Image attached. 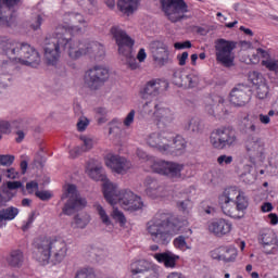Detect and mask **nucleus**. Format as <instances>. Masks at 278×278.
Segmentation results:
<instances>
[{"label": "nucleus", "mask_w": 278, "mask_h": 278, "mask_svg": "<svg viewBox=\"0 0 278 278\" xmlns=\"http://www.w3.org/2000/svg\"><path fill=\"white\" fill-rule=\"evenodd\" d=\"M0 134H12V124L5 119H0Z\"/></svg>", "instance_id": "obj_53"}, {"label": "nucleus", "mask_w": 278, "mask_h": 278, "mask_svg": "<svg viewBox=\"0 0 278 278\" xmlns=\"http://www.w3.org/2000/svg\"><path fill=\"white\" fill-rule=\"evenodd\" d=\"M162 12L172 23H179L188 14V4L184 0H160Z\"/></svg>", "instance_id": "obj_11"}, {"label": "nucleus", "mask_w": 278, "mask_h": 278, "mask_svg": "<svg viewBox=\"0 0 278 278\" xmlns=\"http://www.w3.org/2000/svg\"><path fill=\"white\" fill-rule=\"evenodd\" d=\"M153 264L149 263V261L147 260H134L131 261V263L129 264L128 270L130 273V277L131 278H141L142 275H144L147 273V270H149V268L152 266Z\"/></svg>", "instance_id": "obj_29"}, {"label": "nucleus", "mask_w": 278, "mask_h": 278, "mask_svg": "<svg viewBox=\"0 0 278 278\" xmlns=\"http://www.w3.org/2000/svg\"><path fill=\"white\" fill-rule=\"evenodd\" d=\"M144 192L150 199H163L168 195L166 186L160 184L155 178L147 177L144 182Z\"/></svg>", "instance_id": "obj_21"}, {"label": "nucleus", "mask_w": 278, "mask_h": 278, "mask_svg": "<svg viewBox=\"0 0 278 278\" xmlns=\"http://www.w3.org/2000/svg\"><path fill=\"white\" fill-rule=\"evenodd\" d=\"M137 157H139L141 162H144L147 166H150L151 170L157 175H163L175 181H184V179H186V174H184L186 165L182 163L156 160L153 156H149L142 149H137Z\"/></svg>", "instance_id": "obj_7"}, {"label": "nucleus", "mask_w": 278, "mask_h": 278, "mask_svg": "<svg viewBox=\"0 0 278 278\" xmlns=\"http://www.w3.org/2000/svg\"><path fill=\"white\" fill-rule=\"evenodd\" d=\"M270 116H275V112L270 110L267 115H264L260 110H253L244 117L248 121L245 124V134H257L260 131V123L269 125Z\"/></svg>", "instance_id": "obj_16"}, {"label": "nucleus", "mask_w": 278, "mask_h": 278, "mask_svg": "<svg viewBox=\"0 0 278 278\" xmlns=\"http://www.w3.org/2000/svg\"><path fill=\"white\" fill-rule=\"evenodd\" d=\"M192 47V43L190 41H185V42H175L174 48L177 50L181 49H190Z\"/></svg>", "instance_id": "obj_63"}, {"label": "nucleus", "mask_w": 278, "mask_h": 278, "mask_svg": "<svg viewBox=\"0 0 278 278\" xmlns=\"http://www.w3.org/2000/svg\"><path fill=\"white\" fill-rule=\"evenodd\" d=\"M18 216V208L10 206L0 211V223L3 220H14Z\"/></svg>", "instance_id": "obj_37"}, {"label": "nucleus", "mask_w": 278, "mask_h": 278, "mask_svg": "<svg viewBox=\"0 0 278 278\" xmlns=\"http://www.w3.org/2000/svg\"><path fill=\"white\" fill-rule=\"evenodd\" d=\"M233 49H236V42L218 39L215 42L216 61L226 68H231L233 66V60H236Z\"/></svg>", "instance_id": "obj_14"}, {"label": "nucleus", "mask_w": 278, "mask_h": 278, "mask_svg": "<svg viewBox=\"0 0 278 278\" xmlns=\"http://www.w3.org/2000/svg\"><path fill=\"white\" fill-rule=\"evenodd\" d=\"M236 135L229 128L220 127L214 129L210 136V143L213 149H218L222 151L223 149H229V147H233L236 144Z\"/></svg>", "instance_id": "obj_15"}, {"label": "nucleus", "mask_w": 278, "mask_h": 278, "mask_svg": "<svg viewBox=\"0 0 278 278\" xmlns=\"http://www.w3.org/2000/svg\"><path fill=\"white\" fill-rule=\"evenodd\" d=\"M174 84L179 88H197L201 81V77L199 74L192 72L190 74H186L184 72H176L174 74Z\"/></svg>", "instance_id": "obj_23"}, {"label": "nucleus", "mask_w": 278, "mask_h": 278, "mask_svg": "<svg viewBox=\"0 0 278 278\" xmlns=\"http://www.w3.org/2000/svg\"><path fill=\"white\" fill-rule=\"evenodd\" d=\"M21 5V0H0V27H10L14 12Z\"/></svg>", "instance_id": "obj_19"}, {"label": "nucleus", "mask_w": 278, "mask_h": 278, "mask_svg": "<svg viewBox=\"0 0 278 278\" xmlns=\"http://www.w3.org/2000/svg\"><path fill=\"white\" fill-rule=\"evenodd\" d=\"M36 197L41 201H49L51 199V192L49 191H36Z\"/></svg>", "instance_id": "obj_62"}, {"label": "nucleus", "mask_w": 278, "mask_h": 278, "mask_svg": "<svg viewBox=\"0 0 278 278\" xmlns=\"http://www.w3.org/2000/svg\"><path fill=\"white\" fill-rule=\"evenodd\" d=\"M249 92V87L244 85L235 87L230 92V103L236 108H243V105L251 101V93Z\"/></svg>", "instance_id": "obj_25"}, {"label": "nucleus", "mask_w": 278, "mask_h": 278, "mask_svg": "<svg viewBox=\"0 0 278 278\" xmlns=\"http://www.w3.org/2000/svg\"><path fill=\"white\" fill-rule=\"evenodd\" d=\"M258 244L265 255H277L278 237L273 229H264L258 235Z\"/></svg>", "instance_id": "obj_17"}, {"label": "nucleus", "mask_w": 278, "mask_h": 278, "mask_svg": "<svg viewBox=\"0 0 278 278\" xmlns=\"http://www.w3.org/2000/svg\"><path fill=\"white\" fill-rule=\"evenodd\" d=\"M262 66H265L267 71H271V73H278V60L267 59L262 61Z\"/></svg>", "instance_id": "obj_47"}, {"label": "nucleus", "mask_w": 278, "mask_h": 278, "mask_svg": "<svg viewBox=\"0 0 278 278\" xmlns=\"http://www.w3.org/2000/svg\"><path fill=\"white\" fill-rule=\"evenodd\" d=\"M204 110L210 114V116H215V118H223V116H227L225 98L218 94L206 97L204 99Z\"/></svg>", "instance_id": "obj_18"}, {"label": "nucleus", "mask_w": 278, "mask_h": 278, "mask_svg": "<svg viewBox=\"0 0 278 278\" xmlns=\"http://www.w3.org/2000/svg\"><path fill=\"white\" fill-rule=\"evenodd\" d=\"M68 253V244L62 239L43 238L36 243L34 257L47 266V264H61Z\"/></svg>", "instance_id": "obj_5"}, {"label": "nucleus", "mask_w": 278, "mask_h": 278, "mask_svg": "<svg viewBox=\"0 0 278 278\" xmlns=\"http://www.w3.org/2000/svg\"><path fill=\"white\" fill-rule=\"evenodd\" d=\"M88 125H90V119H88V117L86 116H81L77 122V129L79 131H86V129L88 128Z\"/></svg>", "instance_id": "obj_55"}, {"label": "nucleus", "mask_w": 278, "mask_h": 278, "mask_svg": "<svg viewBox=\"0 0 278 278\" xmlns=\"http://www.w3.org/2000/svg\"><path fill=\"white\" fill-rule=\"evenodd\" d=\"M76 3L88 12V14H94L97 12V1L94 0H76Z\"/></svg>", "instance_id": "obj_38"}, {"label": "nucleus", "mask_w": 278, "mask_h": 278, "mask_svg": "<svg viewBox=\"0 0 278 278\" xmlns=\"http://www.w3.org/2000/svg\"><path fill=\"white\" fill-rule=\"evenodd\" d=\"M14 155L0 154V166H12L14 164Z\"/></svg>", "instance_id": "obj_50"}, {"label": "nucleus", "mask_w": 278, "mask_h": 278, "mask_svg": "<svg viewBox=\"0 0 278 278\" xmlns=\"http://www.w3.org/2000/svg\"><path fill=\"white\" fill-rule=\"evenodd\" d=\"M245 151L251 160H256V157H262L264 155V143L260 137L254 134H248L245 140Z\"/></svg>", "instance_id": "obj_22"}, {"label": "nucleus", "mask_w": 278, "mask_h": 278, "mask_svg": "<svg viewBox=\"0 0 278 278\" xmlns=\"http://www.w3.org/2000/svg\"><path fill=\"white\" fill-rule=\"evenodd\" d=\"M173 244L178 251H188V249H190L188 242L186 241V236L176 237L173 241Z\"/></svg>", "instance_id": "obj_42"}, {"label": "nucleus", "mask_w": 278, "mask_h": 278, "mask_svg": "<svg viewBox=\"0 0 278 278\" xmlns=\"http://www.w3.org/2000/svg\"><path fill=\"white\" fill-rule=\"evenodd\" d=\"M75 278H97V275L94 274V269L85 267L76 273Z\"/></svg>", "instance_id": "obj_46"}, {"label": "nucleus", "mask_w": 278, "mask_h": 278, "mask_svg": "<svg viewBox=\"0 0 278 278\" xmlns=\"http://www.w3.org/2000/svg\"><path fill=\"white\" fill-rule=\"evenodd\" d=\"M108 79H110V70L96 65L85 73L84 84L90 90H99Z\"/></svg>", "instance_id": "obj_12"}, {"label": "nucleus", "mask_w": 278, "mask_h": 278, "mask_svg": "<svg viewBox=\"0 0 278 278\" xmlns=\"http://www.w3.org/2000/svg\"><path fill=\"white\" fill-rule=\"evenodd\" d=\"M176 207L179 210V212H182V214H190V211L193 207V204L190 199L179 200L176 202Z\"/></svg>", "instance_id": "obj_41"}, {"label": "nucleus", "mask_w": 278, "mask_h": 278, "mask_svg": "<svg viewBox=\"0 0 278 278\" xmlns=\"http://www.w3.org/2000/svg\"><path fill=\"white\" fill-rule=\"evenodd\" d=\"M42 15H37L34 20V22L30 24L31 29H34L35 31L40 29V26L42 25Z\"/></svg>", "instance_id": "obj_58"}, {"label": "nucleus", "mask_w": 278, "mask_h": 278, "mask_svg": "<svg viewBox=\"0 0 278 278\" xmlns=\"http://www.w3.org/2000/svg\"><path fill=\"white\" fill-rule=\"evenodd\" d=\"M218 203L223 213L230 218H244L249 207V199L240 188L228 187L218 195Z\"/></svg>", "instance_id": "obj_6"}, {"label": "nucleus", "mask_w": 278, "mask_h": 278, "mask_svg": "<svg viewBox=\"0 0 278 278\" xmlns=\"http://www.w3.org/2000/svg\"><path fill=\"white\" fill-rule=\"evenodd\" d=\"M207 229L210 233H213V236H216L217 238H223V236H228V233H231L233 225L231 224V222L225 218H219L208 222Z\"/></svg>", "instance_id": "obj_26"}, {"label": "nucleus", "mask_w": 278, "mask_h": 278, "mask_svg": "<svg viewBox=\"0 0 278 278\" xmlns=\"http://www.w3.org/2000/svg\"><path fill=\"white\" fill-rule=\"evenodd\" d=\"M105 164L113 173L117 175H126L128 170L131 168V162L126 160L125 156H121L118 154H109L105 157Z\"/></svg>", "instance_id": "obj_20"}, {"label": "nucleus", "mask_w": 278, "mask_h": 278, "mask_svg": "<svg viewBox=\"0 0 278 278\" xmlns=\"http://www.w3.org/2000/svg\"><path fill=\"white\" fill-rule=\"evenodd\" d=\"M26 190L29 194L38 191V184L36 181H29L26 184Z\"/></svg>", "instance_id": "obj_60"}, {"label": "nucleus", "mask_w": 278, "mask_h": 278, "mask_svg": "<svg viewBox=\"0 0 278 278\" xmlns=\"http://www.w3.org/2000/svg\"><path fill=\"white\" fill-rule=\"evenodd\" d=\"M175 151H184L186 149V139L181 136L173 137L172 135V151L169 153H173Z\"/></svg>", "instance_id": "obj_40"}, {"label": "nucleus", "mask_w": 278, "mask_h": 278, "mask_svg": "<svg viewBox=\"0 0 278 278\" xmlns=\"http://www.w3.org/2000/svg\"><path fill=\"white\" fill-rule=\"evenodd\" d=\"M81 153H85V151L81 147H75L72 150H70V156L73 159L79 157V155H81Z\"/></svg>", "instance_id": "obj_61"}, {"label": "nucleus", "mask_w": 278, "mask_h": 278, "mask_svg": "<svg viewBox=\"0 0 278 278\" xmlns=\"http://www.w3.org/2000/svg\"><path fill=\"white\" fill-rule=\"evenodd\" d=\"M87 175L94 181H103L102 192L109 205H122L124 210H142V199L129 190H122L118 185L110 181L101 164L88 163L86 168Z\"/></svg>", "instance_id": "obj_2"}, {"label": "nucleus", "mask_w": 278, "mask_h": 278, "mask_svg": "<svg viewBox=\"0 0 278 278\" xmlns=\"http://www.w3.org/2000/svg\"><path fill=\"white\" fill-rule=\"evenodd\" d=\"M185 127L186 129H188V131H192L193 134H197L201 131V121H199L198 118H192L187 123Z\"/></svg>", "instance_id": "obj_48"}, {"label": "nucleus", "mask_w": 278, "mask_h": 278, "mask_svg": "<svg viewBox=\"0 0 278 278\" xmlns=\"http://www.w3.org/2000/svg\"><path fill=\"white\" fill-rule=\"evenodd\" d=\"M223 262L225 264H231L238 260V249L233 245L224 247Z\"/></svg>", "instance_id": "obj_36"}, {"label": "nucleus", "mask_w": 278, "mask_h": 278, "mask_svg": "<svg viewBox=\"0 0 278 278\" xmlns=\"http://www.w3.org/2000/svg\"><path fill=\"white\" fill-rule=\"evenodd\" d=\"M225 248H216L210 252L212 260H217V262H223V253Z\"/></svg>", "instance_id": "obj_54"}, {"label": "nucleus", "mask_w": 278, "mask_h": 278, "mask_svg": "<svg viewBox=\"0 0 278 278\" xmlns=\"http://www.w3.org/2000/svg\"><path fill=\"white\" fill-rule=\"evenodd\" d=\"M112 218L113 220H116V223H119L121 227L127 224V218H125V214H123V212L117 207H113Z\"/></svg>", "instance_id": "obj_45"}, {"label": "nucleus", "mask_w": 278, "mask_h": 278, "mask_svg": "<svg viewBox=\"0 0 278 278\" xmlns=\"http://www.w3.org/2000/svg\"><path fill=\"white\" fill-rule=\"evenodd\" d=\"M241 179L244 181V184H253L255 181V175L248 172L245 174H241Z\"/></svg>", "instance_id": "obj_59"}, {"label": "nucleus", "mask_w": 278, "mask_h": 278, "mask_svg": "<svg viewBox=\"0 0 278 278\" xmlns=\"http://www.w3.org/2000/svg\"><path fill=\"white\" fill-rule=\"evenodd\" d=\"M62 199H68L62 210L65 216H71L75 214V212L84 210V206L86 205V199L79 197V193L77 192V186L75 185L68 184L64 186V193Z\"/></svg>", "instance_id": "obj_10"}, {"label": "nucleus", "mask_w": 278, "mask_h": 278, "mask_svg": "<svg viewBox=\"0 0 278 278\" xmlns=\"http://www.w3.org/2000/svg\"><path fill=\"white\" fill-rule=\"evenodd\" d=\"M18 188H23L22 181H8L7 185H3L1 187L0 202L8 203L14 197L10 190H18Z\"/></svg>", "instance_id": "obj_32"}, {"label": "nucleus", "mask_w": 278, "mask_h": 278, "mask_svg": "<svg viewBox=\"0 0 278 278\" xmlns=\"http://www.w3.org/2000/svg\"><path fill=\"white\" fill-rule=\"evenodd\" d=\"M4 176L7 177V179H18L20 174L16 168L10 167L4 172Z\"/></svg>", "instance_id": "obj_57"}, {"label": "nucleus", "mask_w": 278, "mask_h": 278, "mask_svg": "<svg viewBox=\"0 0 278 278\" xmlns=\"http://www.w3.org/2000/svg\"><path fill=\"white\" fill-rule=\"evenodd\" d=\"M140 5V0H118L117 8L122 14L125 16H131L135 12L138 11Z\"/></svg>", "instance_id": "obj_31"}, {"label": "nucleus", "mask_w": 278, "mask_h": 278, "mask_svg": "<svg viewBox=\"0 0 278 278\" xmlns=\"http://www.w3.org/2000/svg\"><path fill=\"white\" fill-rule=\"evenodd\" d=\"M64 49L72 60H79L81 55H91L99 60L105 55V48L97 41L79 42L73 38H46L43 40L45 59L49 66H58L60 55Z\"/></svg>", "instance_id": "obj_1"}, {"label": "nucleus", "mask_w": 278, "mask_h": 278, "mask_svg": "<svg viewBox=\"0 0 278 278\" xmlns=\"http://www.w3.org/2000/svg\"><path fill=\"white\" fill-rule=\"evenodd\" d=\"M187 227L188 219H181L160 211L154 215V218L147 223L146 229L152 242L168 244L173 236H178V233H189V236H192V229L186 230Z\"/></svg>", "instance_id": "obj_3"}, {"label": "nucleus", "mask_w": 278, "mask_h": 278, "mask_svg": "<svg viewBox=\"0 0 278 278\" xmlns=\"http://www.w3.org/2000/svg\"><path fill=\"white\" fill-rule=\"evenodd\" d=\"M141 278H160V266L152 264Z\"/></svg>", "instance_id": "obj_49"}, {"label": "nucleus", "mask_w": 278, "mask_h": 278, "mask_svg": "<svg viewBox=\"0 0 278 278\" xmlns=\"http://www.w3.org/2000/svg\"><path fill=\"white\" fill-rule=\"evenodd\" d=\"M150 51L152 58L159 66H164V64L168 63V47L162 41H153L150 45Z\"/></svg>", "instance_id": "obj_24"}, {"label": "nucleus", "mask_w": 278, "mask_h": 278, "mask_svg": "<svg viewBox=\"0 0 278 278\" xmlns=\"http://www.w3.org/2000/svg\"><path fill=\"white\" fill-rule=\"evenodd\" d=\"M160 105H162V103H157V102H153V101L146 102L142 106V112H143V114H147L148 116L155 117V112H157V110H160Z\"/></svg>", "instance_id": "obj_39"}, {"label": "nucleus", "mask_w": 278, "mask_h": 278, "mask_svg": "<svg viewBox=\"0 0 278 278\" xmlns=\"http://www.w3.org/2000/svg\"><path fill=\"white\" fill-rule=\"evenodd\" d=\"M260 58H263L264 60H270V53L262 48H258L256 49V54L253 55V59L255 62H260Z\"/></svg>", "instance_id": "obj_52"}, {"label": "nucleus", "mask_w": 278, "mask_h": 278, "mask_svg": "<svg viewBox=\"0 0 278 278\" xmlns=\"http://www.w3.org/2000/svg\"><path fill=\"white\" fill-rule=\"evenodd\" d=\"M136 118V111L131 110L126 117L124 118V126L125 127H131L134 125V119Z\"/></svg>", "instance_id": "obj_56"}, {"label": "nucleus", "mask_w": 278, "mask_h": 278, "mask_svg": "<svg viewBox=\"0 0 278 278\" xmlns=\"http://www.w3.org/2000/svg\"><path fill=\"white\" fill-rule=\"evenodd\" d=\"M160 90H162V84L159 79L149 80L143 88L144 94H149L150 97H157Z\"/></svg>", "instance_id": "obj_34"}, {"label": "nucleus", "mask_w": 278, "mask_h": 278, "mask_svg": "<svg viewBox=\"0 0 278 278\" xmlns=\"http://www.w3.org/2000/svg\"><path fill=\"white\" fill-rule=\"evenodd\" d=\"M111 34L113 38H115L119 55L125 58V64H128L131 71H136V68H138V63H136V59L131 54V49L135 45L134 39L118 26H113L111 28Z\"/></svg>", "instance_id": "obj_8"}, {"label": "nucleus", "mask_w": 278, "mask_h": 278, "mask_svg": "<svg viewBox=\"0 0 278 278\" xmlns=\"http://www.w3.org/2000/svg\"><path fill=\"white\" fill-rule=\"evenodd\" d=\"M146 143L150 149L168 155L173 151V135L168 132H151L146 137Z\"/></svg>", "instance_id": "obj_13"}, {"label": "nucleus", "mask_w": 278, "mask_h": 278, "mask_svg": "<svg viewBox=\"0 0 278 278\" xmlns=\"http://www.w3.org/2000/svg\"><path fill=\"white\" fill-rule=\"evenodd\" d=\"M0 62L14 67V75L16 74V64L25 66H38L40 64V53L29 43H21L8 37H0Z\"/></svg>", "instance_id": "obj_4"}, {"label": "nucleus", "mask_w": 278, "mask_h": 278, "mask_svg": "<svg viewBox=\"0 0 278 278\" xmlns=\"http://www.w3.org/2000/svg\"><path fill=\"white\" fill-rule=\"evenodd\" d=\"M93 210L98 215L100 223H102L104 227H108L109 229L114 227V222H112V217L108 214V210H105L103 205L97 202L93 204Z\"/></svg>", "instance_id": "obj_33"}, {"label": "nucleus", "mask_w": 278, "mask_h": 278, "mask_svg": "<svg viewBox=\"0 0 278 278\" xmlns=\"http://www.w3.org/2000/svg\"><path fill=\"white\" fill-rule=\"evenodd\" d=\"M233 162V156L222 154L217 157V164L219 166H229Z\"/></svg>", "instance_id": "obj_51"}, {"label": "nucleus", "mask_w": 278, "mask_h": 278, "mask_svg": "<svg viewBox=\"0 0 278 278\" xmlns=\"http://www.w3.org/2000/svg\"><path fill=\"white\" fill-rule=\"evenodd\" d=\"M80 140L83 142V146L80 148H83V151H85V153L90 151L97 143L94 138H92L91 136H81Z\"/></svg>", "instance_id": "obj_44"}, {"label": "nucleus", "mask_w": 278, "mask_h": 278, "mask_svg": "<svg viewBox=\"0 0 278 278\" xmlns=\"http://www.w3.org/2000/svg\"><path fill=\"white\" fill-rule=\"evenodd\" d=\"M153 257L159 262V264H163L165 268H177V263L180 258L179 255L170 251L155 253Z\"/></svg>", "instance_id": "obj_30"}, {"label": "nucleus", "mask_w": 278, "mask_h": 278, "mask_svg": "<svg viewBox=\"0 0 278 278\" xmlns=\"http://www.w3.org/2000/svg\"><path fill=\"white\" fill-rule=\"evenodd\" d=\"M188 55H189L188 52H182L181 54L177 55L179 66H186Z\"/></svg>", "instance_id": "obj_64"}, {"label": "nucleus", "mask_w": 278, "mask_h": 278, "mask_svg": "<svg viewBox=\"0 0 278 278\" xmlns=\"http://www.w3.org/2000/svg\"><path fill=\"white\" fill-rule=\"evenodd\" d=\"M154 121L160 129L168 127L175 121V113L161 104L156 111H154Z\"/></svg>", "instance_id": "obj_27"}, {"label": "nucleus", "mask_w": 278, "mask_h": 278, "mask_svg": "<svg viewBox=\"0 0 278 278\" xmlns=\"http://www.w3.org/2000/svg\"><path fill=\"white\" fill-rule=\"evenodd\" d=\"M74 223L78 229H86V227H88V224L90 223V216L89 215H76L74 217Z\"/></svg>", "instance_id": "obj_43"}, {"label": "nucleus", "mask_w": 278, "mask_h": 278, "mask_svg": "<svg viewBox=\"0 0 278 278\" xmlns=\"http://www.w3.org/2000/svg\"><path fill=\"white\" fill-rule=\"evenodd\" d=\"M7 262L13 268H21L24 262L23 252L20 250L12 251L9 257L7 258Z\"/></svg>", "instance_id": "obj_35"}, {"label": "nucleus", "mask_w": 278, "mask_h": 278, "mask_svg": "<svg viewBox=\"0 0 278 278\" xmlns=\"http://www.w3.org/2000/svg\"><path fill=\"white\" fill-rule=\"evenodd\" d=\"M14 79V67L5 64V61H0V92L12 86Z\"/></svg>", "instance_id": "obj_28"}, {"label": "nucleus", "mask_w": 278, "mask_h": 278, "mask_svg": "<svg viewBox=\"0 0 278 278\" xmlns=\"http://www.w3.org/2000/svg\"><path fill=\"white\" fill-rule=\"evenodd\" d=\"M64 21L65 24H60L55 28V33L53 36H47L46 38H68L66 37V34H81L84 29H81V27L75 26L76 23L83 25L85 29L86 27H88V21H86V18H84V15L78 12L65 13Z\"/></svg>", "instance_id": "obj_9"}]
</instances>
